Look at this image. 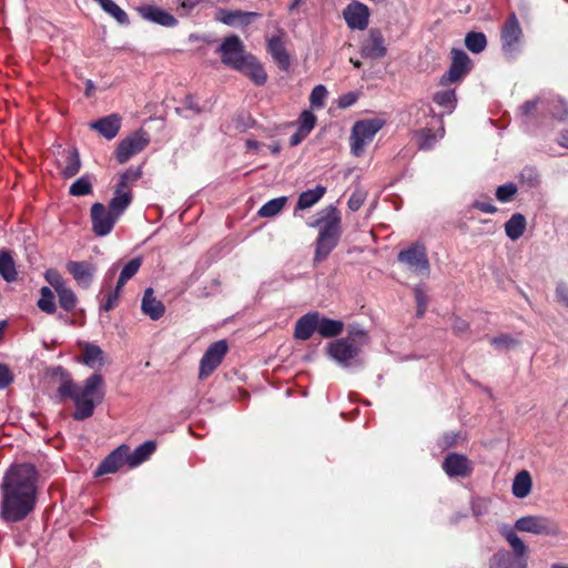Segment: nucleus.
Returning <instances> with one entry per match:
<instances>
[{
    "label": "nucleus",
    "instance_id": "58",
    "mask_svg": "<svg viewBox=\"0 0 568 568\" xmlns=\"http://www.w3.org/2000/svg\"><path fill=\"white\" fill-rule=\"evenodd\" d=\"M452 329L455 334L462 335L469 331V324L460 317H454Z\"/></svg>",
    "mask_w": 568,
    "mask_h": 568
},
{
    "label": "nucleus",
    "instance_id": "38",
    "mask_svg": "<svg viewBox=\"0 0 568 568\" xmlns=\"http://www.w3.org/2000/svg\"><path fill=\"white\" fill-rule=\"evenodd\" d=\"M433 100L436 104L445 109L448 113H452L457 104L456 91L454 89H448L436 92L433 97Z\"/></svg>",
    "mask_w": 568,
    "mask_h": 568
},
{
    "label": "nucleus",
    "instance_id": "49",
    "mask_svg": "<svg viewBox=\"0 0 568 568\" xmlns=\"http://www.w3.org/2000/svg\"><path fill=\"white\" fill-rule=\"evenodd\" d=\"M517 191V185L513 182L499 185L496 190V199L501 203L509 202Z\"/></svg>",
    "mask_w": 568,
    "mask_h": 568
},
{
    "label": "nucleus",
    "instance_id": "50",
    "mask_svg": "<svg viewBox=\"0 0 568 568\" xmlns=\"http://www.w3.org/2000/svg\"><path fill=\"white\" fill-rule=\"evenodd\" d=\"M462 439V434L459 432H449L445 433L438 440L437 447L444 452L452 447H455L458 442Z\"/></svg>",
    "mask_w": 568,
    "mask_h": 568
},
{
    "label": "nucleus",
    "instance_id": "12",
    "mask_svg": "<svg viewBox=\"0 0 568 568\" xmlns=\"http://www.w3.org/2000/svg\"><path fill=\"white\" fill-rule=\"evenodd\" d=\"M471 61L469 57L460 49L452 50V63L447 72L439 80V84L448 87L452 83L462 81L471 70Z\"/></svg>",
    "mask_w": 568,
    "mask_h": 568
},
{
    "label": "nucleus",
    "instance_id": "41",
    "mask_svg": "<svg viewBox=\"0 0 568 568\" xmlns=\"http://www.w3.org/2000/svg\"><path fill=\"white\" fill-rule=\"evenodd\" d=\"M142 176V166L138 165L135 168H130L125 172L120 175L119 183L116 186L126 190L132 193V186L136 184V182Z\"/></svg>",
    "mask_w": 568,
    "mask_h": 568
},
{
    "label": "nucleus",
    "instance_id": "45",
    "mask_svg": "<svg viewBox=\"0 0 568 568\" xmlns=\"http://www.w3.org/2000/svg\"><path fill=\"white\" fill-rule=\"evenodd\" d=\"M141 267V258L134 257L129 261L120 271L118 283L125 286L129 280L133 278Z\"/></svg>",
    "mask_w": 568,
    "mask_h": 568
},
{
    "label": "nucleus",
    "instance_id": "30",
    "mask_svg": "<svg viewBox=\"0 0 568 568\" xmlns=\"http://www.w3.org/2000/svg\"><path fill=\"white\" fill-rule=\"evenodd\" d=\"M344 329V323L338 320H332L321 316L317 312V333L324 338L338 336Z\"/></svg>",
    "mask_w": 568,
    "mask_h": 568
},
{
    "label": "nucleus",
    "instance_id": "6",
    "mask_svg": "<svg viewBox=\"0 0 568 568\" xmlns=\"http://www.w3.org/2000/svg\"><path fill=\"white\" fill-rule=\"evenodd\" d=\"M511 527L515 532H530L537 536L557 537L561 534L558 521L547 516H523L518 518Z\"/></svg>",
    "mask_w": 568,
    "mask_h": 568
},
{
    "label": "nucleus",
    "instance_id": "31",
    "mask_svg": "<svg viewBox=\"0 0 568 568\" xmlns=\"http://www.w3.org/2000/svg\"><path fill=\"white\" fill-rule=\"evenodd\" d=\"M164 313L165 305L153 296V290L151 287L144 290V315H148L153 321H158Z\"/></svg>",
    "mask_w": 568,
    "mask_h": 568
},
{
    "label": "nucleus",
    "instance_id": "33",
    "mask_svg": "<svg viewBox=\"0 0 568 568\" xmlns=\"http://www.w3.org/2000/svg\"><path fill=\"white\" fill-rule=\"evenodd\" d=\"M326 193V187L317 185L315 189L306 190L298 196L295 211L306 210L315 205Z\"/></svg>",
    "mask_w": 568,
    "mask_h": 568
},
{
    "label": "nucleus",
    "instance_id": "34",
    "mask_svg": "<svg viewBox=\"0 0 568 568\" xmlns=\"http://www.w3.org/2000/svg\"><path fill=\"white\" fill-rule=\"evenodd\" d=\"M82 357L83 363L93 369H99L104 365V353L98 345L85 344Z\"/></svg>",
    "mask_w": 568,
    "mask_h": 568
},
{
    "label": "nucleus",
    "instance_id": "46",
    "mask_svg": "<svg viewBox=\"0 0 568 568\" xmlns=\"http://www.w3.org/2000/svg\"><path fill=\"white\" fill-rule=\"evenodd\" d=\"M203 108L199 105L193 95H187L182 102L181 108H176V112L185 118H191L203 112Z\"/></svg>",
    "mask_w": 568,
    "mask_h": 568
},
{
    "label": "nucleus",
    "instance_id": "16",
    "mask_svg": "<svg viewBox=\"0 0 568 568\" xmlns=\"http://www.w3.org/2000/svg\"><path fill=\"white\" fill-rule=\"evenodd\" d=\"M118 219L119 217L102 203H94L91 206L92 230L98 236L108 235Z\"/></svg>",
    "mask_w": 568,
    "mask_h": 568
},
{
    "label": "nucleus",
    "instance_id": "35",
    "mask_svg": "<svg viewBox=\"0 0 568 568\" xmlns=\"http://www.w3.org/2000/svg\"><path fill=\"white\" fill-rule=\"evenodd\" d=\"M132 202V193L119 186L115 187L114 196L111 199L109 209L120 217Z\"/></svg>",
    "mask_w": 568,
    "mask_h": 568
},
{
    "label": "nucleus",
    "instance_id": "39",
    "mask_svg": "<svg viewBox=\"0 0 568 568\" xmlns=\"http://www.w3.org/2000/svg\"><path fill=\"white\" fill-rule=\"evenodd\" d=\"M37 306L47 314H54L57 311L55 296L53 291L43 286L40 290V297L37 302Z\"/></svg>",
    "mask_w": 568,
    "mask_h": 568
},
{
    "label": "nucleus",
    "instance_id": "25",
    "mask_svg": "<svg viewBox=\"0 0 568 568\" xmlns=\"http://www.w3.org/2000/svg\"><path fill=\"white\" fill-rule=\"evenodd\" d=\"M90 128L99 132L103 138L112 140L115 138L121 128V118L113 113L108 116L101 118L98 121L91 122Z\"/></svg>",
    "mask_w": 568,
    "mask_h": 568
},
{
    "label": "nucleus",
    "instance_id": "17",
    "mask_svg": "<svg viewBox=\"0 0 568 568\" xmlns=\"http://www.w3.org/2000/svg\"><path fill=\"white\" fill-rule=\"evenodd\" d=\"M343 18L351 30H365L369 23V9L359 1H352L343 10Z\"/></svg>",
    "mask_w": 568,
    "mask_h": 568
},
{
    "label": "nucleus",
    "instance_id": "28",
    "mask_svg": "<svg viewBox=\"0 0 568 568\" xmlns=\"http://www.w3.org/2000/svg\"><path fill=\"white\" fill-rule=\"evenodd\" d=\"M237 70L247 75L256 85H263L267 80L264 68L252 54H248V59Z\"/></svg>",
    "mask_w": 568,
    "mask_h": 568
},
{
    "label": "nucleus",
    "instance_id": "55",
    "mask_svg": "<svg viewBox=\"0 0 568 568\" xmlns=\"http://www.w3.org/2000/svg\"><path fill=\"white\" fill-rule=\"evenodd\" d=\"M346 338H349L352 343H355L359 345H364L367 341V335L364 329H362L359 326H352L348 333V336Z\"/></svg>",
    "mask_w": 568,
    "mask_h": 568
},
{
    "label": "nucleus",
    "instance_id": "47",
    "mask_svg": "<svg viewBox=\"0 0 568 568\" xmlns=\"http://www.w3.org/2000/svg\"><path fill=\"white\" fill-rule=\"evenodd\" d=\"M73 196H84L92 193V183L89 176H81L74 181L69 190Z\"/></svg>",
    "mask_w": 568,
    "mask_h": 568
},
{
    "label": "nucleus",
    "instance_id": "21",
    "mask_svg": "<svg viewBox=\"0 0 568 568\" xmlns=\"http://www.w3.org/2000/svg\"><path fill=\"white\" fill-rule=\"evenodd\" d=\"M443 469L449 477H468L473 473V466L467 456L449 453L444 462Z\"/></svg>",
    "mask_w": 568,
    "mask_h": 568
},
{
    "label": "nucleus",
    "instance_id": "61",
    "mask_svg": "<svg viewBox=\"0 0 568 568\" xmlns=\"http://www.w3.org/2000/svg\"><path fill=\"white\" fill-rule=\"evenodd\" d=\"M473 207L484 212V213H488V214H494L497 212V207L489 203V202H483V201H474L473 203Z\"/></svg>",
    "mask_w": 568,
    "mask_h": 568
},
{
    "label": "nucleus",
    "instance_id": "52",
    "mask_svg": "<svg viewBox=\"0 0 568 568\" xmlns=\"http://www.w3.org/2000/svg\"><path fill=\"white\" fill-rule=\"evenodd\" d=\"M518 341L513 338L510 335L501 334L499 336L490 338V344L497 349H509L518 345Z\"/></svg>",
    "mask_w": 568,
    "mask_h": 568
},
{
    "label": "nucleus",
    "instance_id": "1",
    "mask_svg": "<svg viewBox=\"0 0 568 568\" xmlns=\"http://www.w3.org/2000/svg\"><path fill=\"white\" fill-rule=\"evenodd\" d=\"M38 471L30 464L12 465L1 483L0 516L7 523L26 519L34 509L37 501Z\"/></svg>",
    "mask_w": 568,
    "mask_h": 568
},
{
    "label": "nucleus",
    "instance_id": "18",
    "mask_svg": "<svg viewBox=\"0 0 568 568\" xmlns=\"http://www.w3.org/2000/svg\"><path fill=\"white\" fill-rule=\"evenodd\" d=\"M65 268L77 284L85 290L93 283L97 273V265L89 261H69Z\"/></svg>",
    "mask_w": 568,
    "mask_h": 568
},
{
    "label": "nucleus",
    "instance_id": "64",
    "mask_svg": "<svg viewBox=\"0 0 568 568\" xmlns=\"http://www.w3.org/2000/svg\"><path fill=\"white\" fill-rule=\"evenodd\" d=\"M307 133L302 131L301 129H297V131L291 135L290 138V145L296 146L298 145L305 138Z\"/></svg>",
    "mask_w": 568,
    "mask_h": 568
},
{
    "label": "nucleus",
    "instance_id": "8",
    "mask_svg": "<svg viewBox=\"0 0 568 568\" xmlns=\"http://www.w3.org/2000/svg\"><path fill=\"white\" fill-rule=\"evenodd\" d=\"M397 261L417 275L427 276L429 274L430 265L423 243L415 242L407 248L402 250L397 255Z\"/></svg>",
    "mask_w": 568,
    "mask_h": 568
},
{
    "label": "nucleus",
    "instance_id": "4",
    "mask_svg": "<svg viewBox=\"0 0 568 568\" xmlns=\"http://www.w3.org/2000/svg\"><path fill=\"white\" fill-rule=\"evenodd\" d=\"M499 532L507 540L513 551L506 549L496 551L489 559V568H527L528 546L510 525H500Z\"/></svg>",
    "mask_w": 568,
    "mask_h": 568
},
{
    "label": "nucleus",
    "instance_id": "10",
    "mask_svg": "<svg viewBox=\"0 0 568 568\" xmlns=\"http://www.w3.org/2000/svg\"><path fill=\"white\" fill-rule=\"evenodd\" d=\"M423 112L425 115L430 116V121L426 123V128L420 129L416 133L418 145L422 150H430L444 136V121L443 116L435 114L430 106H427Z\"/></svg>",
    "mask_w": 568,
    "mask_h": 568
},
{
    "label": "nucleus",
    "instance_id": "15",
    "mask_svg": "<svg viewBox=\"0 0 568 568\" xmlns=\"http://www.w3.org/2000/svg\"><path fill=\"white\" fill-rule=\"evenodd\" d=\"M523 38V30L519 20L515 12H511L505 21L501 32V49L503 52L513 58L517 52V44Z\"/></svg>",
    "mask_w": 568,
    "mask_h": 568
},
{
    "label": "nucleus",
    "instance_id": "53",
    "mask_svg": "<svg viewBox=\"0 0 568 568\" xmlns=\"http://www.w3.org/2000/svg\"><path fill=\"white\" fill-rule=\"evenodd\" d=\"M44 277L49 282V284L54 288V292L67 286L64 278L57 270H48L44 273Z\"/></svg>",
    "mask_w": 568,
    "mask_h": 568
},
{
    "label": "nucleus",
    "instance_id": "27",
    "mask_svg": "<svg viewBox=\"0 0 568 568\" xmlns=\"http://www.w3.org/2000/svg\"><path fill=\"white\" fill-rule=\"evenodd\" d=\"M144 19L165 28H173L178 24L173 14L155 6H144Z\"/></svg>",
    "mask_w": 568,
    "mask_h": 568
},
{
    "label": "nucleus",
    "instance_id": "32",
    "mask_svg": "<svg viewBox=\"0 0 568 568\" xmlns=\"http://www.w3.org/2000/svg\"><path fill=\"white\" fill-rule=\"evenodd\" d=\"M527 227V220L524 214L515 213L505 223V233L511 241L520 239Z\"/></svg>",
    "mask_w": 568,
    "mask_h": 568
},
{
    "label": "nucleus",
    "instance_id": "37",
    "mask_svg": "<svg viewBox=\"0 0 568 568\" xmlns=\"http://www.w3.org/2000/svg\"><path fill=\"white\" fill-rule=\"evenodd\" d=\"M97 2L104 12L110 14L120 24H128L129 17L113 0H93Z\"/></svg>",
    "mask_w": 568,
    "mask_h": 568
},
{
    "label": "nucleus",
    "instance_id": "11",
    "mask_svg": "<svg viewBox=\"0 0 568 568\" xmlns=\"http://www.w3.org/2000/svg\"><path fill=\"white\" fill-rule=\"evenodd\" d=\"M359 352V345L352 343L349 338H338L327 347L329 357L344 368L361 364L357 358Z\"/></svg>",
    "mask_w": 568,
    "mask_h": 568
},
{
    "label": "nucleus",
    "instance_id": "22",
    "mask_svg": "<svg viewBox=\"0 0 568 568\" xmlns=\"http://www.w3.org/2000/svg\"><path fill=\"white\" fill-rule=\"evenodd\" d=\"M142 151V133L136 131L133 135L123 139L116 150L115 158L120 164L126 163L132 156Z\"/></svg>",
    "mask_w": 568,
    "mask_h": 568
},
{
    "label": "nucleus",
    "instance_id": "56",
    "mask_svg": "<svg viewBox=\"0 0 568 568\" xmlns=\"http://www.w3.org/2000/svg\"><path fill=\"white\" fill-rule=\"evenodd\" d=\"M541 100H542V97H538V98H536L534 100L526 101L520 106L521 115L523 116H529L535 110H537L538 105L541 106Z\"/></svg>",
    "mask_w": 568,
    "mask_h": 568
},
{
    "label": "nucleus",
    "instance_id": "54",
    "mask_svg": "<svg viewBox=\"0 0 568 568\" xmlns=\"http://www.w3.org/2000/svg\"><path fill=\"white\" fill-rule=\"evenodd\" d=\"M315 122V115L311 111L305 110L301 113L298 129L308 134L313 130Z\"/></svg>",
    "mask_w": 568,
    "mask_h": 568
},
{
    "label": "nucleus",
    "instance_id": "36",
    "mask_svg": "<svg viewBox=\"0 0 568 568\" xmlns=\"http://www.w3.org/2000/svg\"><path fill=\"white\" fill-rule=\"evenodd\" d=\"M531 477L527 470H521L513 481L511 491L517 498H525L531 490Z\"/></svg>",
    "mask_w": 568,
    "mask_h": 568
},
{
    "label": "nucleus",
    "instance_id": "19",
    "mask_svg": "<svg viewBox=\"0 0 568 568\" xmlns=\"http://www.w3.org/2000/svg\"><path fill=\"white\" fill-rule=\"evenodd\" d=\"M386 53L387 48L382 31L379 29L372 28L368 31L367 38L361 45L362 57L375 60L384 58Z\"/></svg>",
    "mask_w": 568,
    "mask_h": 568
},
{
    "label": "nucleus",
    "instance_id": "26",
    "mask_svg": "<svg viewBox=\"0 0 568 568\" xmlns=\"http://www.w3.org/2000/svg\"><path fill=\"white\" fill-rule=\"evenodd\" d=\"M314 332H317V312H308L297 320L294 337L296 339L307 341Z\"/></svg>",
    "mask_w": 568,
    "mask_h": 568
},
{
    "label": "nucleus",
    "instance_id": "63",
    "mask_svg": "<svg viewBox=\"0 0 568 568\" xmlns=\"http://www.w3.org/2000/svg\"><path fill=\"white\" fill-rule=\"evenodd\" d=\"M414 295H415V301H416L417 306H427L428 298L420 286H416L414 288Z\"/></svg>",
    "mask_w": 568,
    "mask_h": 568
},
{
    "label": "nucleus",
    "instance_id": "29",
    "mask_svg": "<svg viewBox=\"0 0 568 568\" xmlns=\"http://www.w3.org/2000/svg\"><path fill=\"white\" fill-rule=\"evenodd\" d=\"M63 165L61 166V174L64 179H70L77 175L81 169L80 154L77 149H68L62 151Z\"/></svg>",
    "mask_w": 568,
    "mask_h": 568
},
{
    "label": "nucleus",
    "instance_id": "48",
    "mask_svg": "<svg viewBox=\"0 0 568 568\" xmlns=\"http://www.w3.org/2000/svg\"><path fill=\"white\" fill-rule=\"evenodd\" d=\"M519 179L521 183L529 187H535L540 183V174L534 166H525L519 174Z\"/></svg>",
    "mask_w": 568,
    "mask_h": 568
},
{
    "label": "nucleus",
    "instance_id": "57",
    "mask_svg": "<svg viewBox=\"0 0 568 568\" xmlns=\"http://www.w3.org/2000/svg\"><path fill=\"white\" fill-rule=\"evenodd\" d=\"M12 381L13 376L10 369L6 365L0 364V389L8 387Z\"/></svg>",
    "mask_w": 568,
    "mask_h": 568
},
{
    "label": "nucleus",
    "instance_id": "42",
    "mask_svg": "<svg viewBox=\"0 0 568 568\" xmlns=\"http://www.w3.org/2000/svg\"><path fill=\"white\" fill-rule=\"evenodd\" d=\"M59 300V305L65 312H72L78 305V297L74 291L68 285L55 291Z\"/></svg>",
    "mask_w": 568,
    "mask_h": 568
},
{
    "label": "nucleus",
    "instance_id": "3",
    "mask_svg": "<svg viewBox=\"0 0 568 568\" xmlns=\"http://www.w3.org/2000/svg\"><path fill=\"white\" fill-rule=\"evenodd\" d=\"M318 215L316 220L307 223L308 226L320 230L315 244V263L327 258L337 246L341 236V216L334 205L327 206Z\"/></svg>",
    "mask_w": 568,
    "mask_h": 568
},
{
    "label": "nucleus",
    "instance_id": "59",
    "mask_svg": "<svg viewBox=\"0 0 568 568\" xmlns=\"http://www.w3.org/2000/svg\"><path fill=\"white\" fill-rule=\"evenodd\" d=\"M556 297L558 302L568 308V286L564 283H559L556 287Z\"/></svg>",
    "mask_w": 568,
    "mask_h": 568
},
{
    "label": "nucleus",
    "instance_id": "14",
    "mask_svg": "<svg viewBox=\"0 0 568 568\" xmlns=\"http://www.w3.org/2000/svg\"><path fill=\"white\" fill-rule=\"evenodd\" d=\"M227 351L229 345L225 339L212 343L200 361L199 378L209 377L222 363Z\"/></svg>",
    "mask_w": 568,
    "mask_h": 568
},
{
    "label": "nucleus",
    "instance_id": "24",
    "mask_svg": "<svg viewBox=\"0 0 568 568\" xmlns=\"http://www.w3.org/2000/svg\"><path fill=\"white\" fill-rule=\"evenodd\" d=\"M257 17H260L257 12L229 10L224 8H220L215 12V20L226 26L248 24L253 18Z\"/></svg>",
    "mask_w": 568,
    "mask_h": 568
},
{
    "label": "nucleus",
    "instance_id": "13",
    "mask_svg": "<svg viewBox=\"0 0 568 568\" xmlns=\"http://www.w3.org/2000/svg\"><path fill=\"white\" fill-rule=\"evenodd\" d=\"M217 51L221 54L222 62L235 70L241 69L248 59V54L244 52L243 42L237 36L225 38Z\"/></svg>",
    "mask_w": 568,
    "mask_h": 568
},
{
    "label": "nucleus",
    "instance_id": "51",
    "mask_svg": "<svg viewBox=\"0 0 568 568\" xmlns=\"http://www.w3.org/2000/svg\"><path fill=\"white\" fill-rule=\"evenodd\" d=\"M327 95V90L323 84H318L313 88L311 95H310V102L311 105L315 109H321L324 106L325 99Z\"/></svg>",
    "mask_w": 568,
    "mask_h": 568
},
{
    "label": "nucleus",
    "instance_id": "43",
    "mask_svg": "<svg viewBox=\"0 0 568 568\" xmlns=\"http://www.w3.org/2000/svg\"><path fill=\"white\" fill-rule=\"evenodd\" d=\"M465 45L473 53H480L487 45L486 36L483 32L470 31L465 37Z\"/></svg>",
    "mask_w": 568,
    "mask_h": 568
},
{
    "label": "nucleus",
    "instance_id": "9",
    "mask_svg": "<svg viewBox=\"0 0 568 568\" xmlns=\"http://www.w3.org/2000/svg\"><path fill=\"white\" fill-rule=\"evenodd\" d=\"M115 274H116V266L112 265L106 271V273L103 277L100 293L98 295L99 308L102 312H110L119 305L120 297H121L124 286L119 284L118 282L115 284H113Z\"/></svg>",
    "mask_w": 568,
    "mask_h": 568
},
{
    "label": "nucleus",
    "instance_id": "20",
    "mask_svg": "<svg viewBox=\"0 0 568 568\" xmlns=\"http://www.w3.org/2000/svg\"><path fill=\"white\" fill-rule=\"evenodd\" d=\"M266 49L277 67L283 71H287L291 65V59L285 48V33L283 30L266 40Z\"/></svg>",
    "mask_w": 568,
    "mask_h": 568
},
{
    "label": "nucleus",
    "instance_id": "44",
    "mask_svg": "<svg viewBox=\"0 0 568 568\" xmlns=\"http://www.w3.org/2000/svg\"><path fill=\"white\" fill-rule=\"evenodd\" d=\"M287 202L286 196H278L267 201L260 210L258 215L262 217H273L278 214Z\"/></svg>",
    "mask_w": 568,
    "mask_h": 568
},
{
    "label": "nucleus",
    "instance_id": "60",
    "mask_svg": "<svg viewBox=\"0 0 568 568\" xmlns=\"http://www.w3.org/2000/svg\"><path fill=\"white\" fill-rule=\"evenodd\" d=\"M471 511L475 517H480L487 513V505L481 499L471 501Z\"/></svg>",
    "mask_w": 568,
    "mask_h": 568
},
{
    "label": "nucleus",
    "instance_id": "40",
    "mask_svg": "<svg viewBox=\"0 0 568 568\" xmlns=\"http://www.w3.org/2000/svg\"><path fill=\"white\" fill-rule=\"evenodd\" d=\"M0 274L7 282H14L18 273L14 261L8 252H0Z\"/></svg>",
    "mask_w": 568,
    "mask_h": 568
},
{
    "label": "nucleus",
    "instance_id": "7",
    "mask_svg": "<svg viewBox=\"0 0 568 568\" xmlns=\"http://www.w3.org/2000/svg\"><path fill=\"white\" fill-rule=\"evenodd\" d=\"M385 121L378 118L357 121L351 133V150L355 156L364 153L365 146L369 144L376 133L384 126Z\"/></svg>",
    "mask_w": 568,
    "mask_h": 568
},
{
    "label": "nucleus",
    "instance_id": "23",
    "mask_svg": "<svg viewBox=\"0 0 568 568\" xmlns=\"http://www.w3.org/2000/svg\"><path fill=\"white\" fill-rule=\"evenodd\" d=\"M541 114L564 121L568 118V101L559 95H542Z\"/></svg>",
    "mask_w": 568,
    "mask_h": 568
},
{
    "label": "nucleus",
    "instance_id": "62",
    "mask_svg": "<svg viewBox=\"0 0 568 568\" xmlns=\"http://www.w3.org/2000/svg\"><path fill=\"white\" fill-rule=\"evenodd\" d=\"M358 99V95L355 92H348L342 97H339L338 105L341 108H348L353 105Z\"/></svg>",
    "mask_w": 568,
    "mask_h": 568
},
{
    "label": "nucleus",
    "instance_id": "5",
    "mask_svg": "<svg viewBox=\"0 0 568 568\" xmlns=\"http://www.w3.org/2000/svg\"><path fill=\"white\" fill-rule=\"evenodd\" d=\"M142 464V444L131 450L128 445H120L110 453L94 471L95 477L113 474L118 470H130Z\"/></svg>",
    "mask_w": 568,
    "mask_h": 568
},
{
    "label": "nucleus",
    "instance_id": "2",
    "mask_svg": "<svg viewBox=\"0 0 568 568\" xmlns=\"http://www.w3.org/2000/svg\"><path fill=\"white\" fill-rule=\"evenodd\" d=\"M54 374L59 376L57 396L60 400L71 399L74 404L72 418L85 420L92 417L95 407L104 399L105 384L102 375L92 374L80 385L61 367H58Z\"/></svg>",
    "mask_w": 568,
    "mask_h": 568
}]
</instances>
